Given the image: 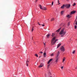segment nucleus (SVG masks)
Wrapping results in <instances>:
<instances>
[{
	"instance_id": "39",
	"label": "nucleus",
	"mask_w": 77,
	"mask_h": 77,
	"mask_svg": "<svg viewBox=\"0 0 77 77\" xmlns=\"http://www.w3.org/2000/svg\"><path fill=\"white\" fill-rule=\"evenodd\" d=\"M38 1V0H36V1H35V2H36L37 1Z\"/></svg>"
},
{
	"instance_id": "14",
	"label": "nucleus",
	"mask_w": 77,
	"mask_h": 77,
	"mask_svg": "<svg viewBox=\"0 0 77 77\" xmlns=\"http://www.w3.org/2000/svg\"><path fill=\"white\" fill-rule=\"evenodd\" d=\"M60 45H61V44H59L57 46V48H59V47Z\"/></svg>"
},
{
	"instance_id": "18",
	"label": "nucleus",
	"mask_w": 77,
	"mask_h": 77,
	"mask_svg": "<svg viewBox=\"0 0 77 77\" xmlns=\"http://www.w3.org/2000/svg\"><path fill=\"white\" fill-rule=\"evenodd\" d=\"M50 36V34H48L47 35V37L48 38Z\"/></svg>"
},
{
	"instance_id": "30",
	"label": "nucleus",
	"mask_w": 77,
	"mask_h": 77,
	"mask_svg": "<svg viewBox=\"0 0 77 77\" xmlns=\"http://www.w3.org/2000/svg\"><path fill=\"white\" fill-rule=\"evenodd\" d=\"M41 25L42 26V27H44V26H45V25L43 24H41Z\"/></svg>"
},
{
	"instance_id": "12",
	"label": "nucleus",
	"mask_w": 77,
	"mask_h": 77,
	"mask_svg": "<svg viewBox=\"0 0 77 77\" xmlns=\"http://www.w3.org/2000/svg\"><path fill=\"white\" fill-rule=\"evenodd\" d=\"M59 59V58H56V60L55 62L57 63L58 62V60Z\"/></svg>"
},
{
	"instance_id": "8",
	"label": "nucleus",
	"mask_w": 77,
	"mask_h": 77,
	"mask_svg": "<svg viewBox=\"0 0 77 77\" xmlns=\"http://www.w3.org/2000/svg\"><path fill=\"white\" fill-rule=\"evenodd\" d=\"M52 60H53V59H50L49 61H48V64H49L50 63L51 61H52Z\"/></svg>"
},
{
	"instance_id": "11",
	"label": "nucleus",
	"mask_w": 77,
	"mask_h": 77,
	"mask_svg": "<svg viewBox=\"0 0 77 77\" xmlns=\"http://www.w3.org/2000/svg\"><path fill=\"white\" fill-rule=\"evenodd\" d=\"M65 7V5H63V6H61V9H63Z\"/></svg>"
},
{
	"instance_id": "25",
	"label": "nucleus",
	"mask_w": 77,
	"mask_h": 77,
	"mask_svg": "<svg viewBox=\"0 0 77 77\" xmlns=\"http://www.w3.org/2000/svg\"><path fill=\"white\" fill-rule=\"evenodd\" d=\"M75 51H74L72 52V53H73V54H74V53H75Z\"/></svg>"
},
{
	"instance_id": "41",
	"label": "nucleus",
	"mask_w": 77,
	"mask_h": 77,
	"mask_svg": "<svg viewBox=\"0 0 77 77\" xmlns=\"http://www.w3.org/2000/svg\"><path fill=\"white\" fill-rule=\"evenodd\" d=\"M75 68V69H77V67H76Z\"/></svg>"
},
{
	"instance_id": "3",
	"label": "nucleus",
	"mask_w": 77,
	"mask_h": 77,
	"mask_svg": "<svg viewBox=\"0 0 77 77\" xmlns=\"http://www.w3.org/2000/svg\"><path fill=\"white\" fill-rule=\"evenodd\" d=\"M71 6V5L70 4H66L65 5V7L67 8V9H69Z\"/></svg>"
},
{
	"instance_id": "46",
	"label": "nucleus",
	"mask_w": 77,
	"mask_h": 77,
	"mask_svg": "<svg viewBox=\"0 0 77 77\" xmlns=\"http://www.w3.org/2000/svg\"><path fill=\"white\" fill-rule=\"evenodd\" d=\"M32 39H33V37H32Z\"/></svg>"
},
{
	"instance_id": "10",
	"label": "nucleus",
	"mask_w": 77,
	"mask_h": 77,
	"mask_svg": "<svg viewBox=\"0 0 77 77\" xmlns=\"http://www.w3.org/2000/svg\"><path fill=\"white\" fill-rule=\"evenodd\" d=\"M60 30H61V28H60L58 29V30H57L56 31V32H60Z\"/></svg>"
},
{
	"instance_id": "17",
	"label": "nucleus",
	"mask_w": 77,
	"mask_h": 77,
	"mask_svg": "<svg viewBox=\"0 0 77 77\" xmlns=\"http://www.w3.org/2000/svg\"><path fill=\"white\" fill-rule=\"evenodd\" d=\"M54 18H52L51 19V21H54Z\"/></svg>"
},
{
	"instance_id": "32",
	"label": "nucleus",
	"mask_w": 77,
	"mask_h": 77,
	"mask_svg": "<svg viewBox=\"0 0 77 77\" xmlns=\"http://www.w3.org/2000/svg\"><path fill=\"white\" fill-rule=\"evenodd\" d=\"M40 53L42 54V53H43V52H42V51H40Z\"/></svg>"
},
{
	"instance_id": "28",
	"label": "nucleus",
	"mask_w": 77,
	"mask_h": 77,
	"mask_svg": "<svg viewBox=\"0 0 77 77\" xmlns=\"http://www.w3.org/2000/svg\"><path fill=\"white\" fill-rule=\"evenodd\" d=\"M49 66H50V64H49L48 65V68H49Z\"/></svg>"
},
{
	"instance_id": "35",
	"label": "nucleus",
	"mask_w": 77,
	"mask_h": 77,
	"mask_svg": "<svg viewBox=\"0 0 77 77\" xmlns=\"http://www.w3.org/2000/svg\"><path fill=\"white\" fill-rule=\"evenodd\" d=\"M63 67L62 66V67H61V69H63Z\"/></svg>"
},
{
	"instance_id": "27",
	"label": "nucleus",
	"mask_w": 77,
	"mask_h": 77,
	"mask_svg": "<svg viewBox=\"0 0 77 77\" xmlns=\"http://www.w3.org/2000/svg\"><path fill=\"white\" fill-rule=\"evenodd\" d=\"M51 56H54V54H52L51 55Z\"/></svg>"
},
{
	"instance_id": "24",
	"label": "nucleus",
	"mask_w": 77,
	"mask_h": 77,
	"mask_svg": "<svg viewBox=\"0 0 77 77\" xmlns=\"http://www.w3.org/2000/svg\"><path fill=\"white\" fill-rule=\"evenodd\" d=\"M46 55V53H44L43 54V55L44 56H45Z\"/></svg>"
},
{
	"instance_id": "36",
	"label": "nucleus",
	"mask_w": 77,
	"mask_h": 77,
	"mask_svg": "<svg viewBox=\"0 0 77 77\" xmlns=\"http://www.w3.org/2000/svg\"><path fill=\"white\" fill-rule=\"evenodd\" d=\"M44 45H45V43H44Z\"/></svg>"
},
{
	"instance_id": "34",
	"label": "nucleus",
	"mask_w": 77,
	"mask_h": 77,
	"mask_svg": "<svg viewBox=\"0 0 77 77\" xmlns=\"http://www.w3.org/2000/svg\"><path fill=\"white\" fill-rule=\"evenodd\" d=\"M77 19H75V22H76V20H77Z\"/></svg>"
},
{
	"instance_id": "33",
	"label": "nucleus",
	"mask_w": 77,
	"mask_h": 77,
	"mask_svg": "<svg viewBox=\"0 0 77 77\" xmlns=\"http://www.w3.org/2000/svg\"><path fill=\"white\" fill-rule=\"evenodd\" d=\"M75 24H76V25H77V21H76V22Z\"/></svg>"
},
{
	"instance_id": "5",
	"label": "nucleus",
	"mask_w": 77,
	"mask_h": 77,
	"mask_svg": "<svg viewBox=\"0 0 77 77\" xmlns=\"http://www.w3.org/2000/svg\"><path fill=\"white\" fill-rule=\"evenodd\" d=\"M59 54H60V53H59V51H58L57 54V56L56 57V58H58V56H59Z\"/></svg>"
},
{
	"instance_id": "21",
	"label": "nucleus",
	"mask_w": 77,
	"mask_h": 77,
	"mask_svg": "<svg viewBox=\"0 0 77 77\" xmlns=\"http://www.w3.org/2000/svg\"><path fill=\"white\" fill-rule=\"evenodd\" d=\"M54 33H52V37H54Z\"/></svg>"
},
{
	"instance_id": "6",
	"label": "nucleus",
	"mask_w": 77,
	"mask_h": 77,
	"mask_svg": "<svg viewBox=\"0 0 77 77\" xmlns=\"http://www.w3.org/2000/svg\"><path fill=\"white\" fill-rule=\"evenodd\" d=\"M26 66H28V65H29V61L28 60L26 61Z\"/></svg>"
},
{
	"instance_id": "2",
	"label": "nucleus",
	"mask_w": 77,
	"mask_h": 77,
	"mask_svg": "<svg viewBox=\"0 0 77 77\" xmlns=\"http://www.w3.org/2000/svg\"><path fill=\"white\" fill-rule=\"evenodd\" d=\"M57 41H58V39H56V37H54L51 40V44H52V45H54V44H56V42Z\"/></svg>"
},
{
	"instance_id": "20",
	"label": "nucleus",
	"mask_w": 77,
	"mask_h": 77,
	"mask_svg": "<svg viewBox=\"0 0 77 77\" xmlns=\"http://www.w3.org/2000/svg\"><path fill=\"white\" fill-rule=\"evenodd\" d=\"M63 11H62L61 12V14H63Z\"/></svg>"
},
{
	"instance_id": "38",
	"label": "nucleus",
	"mask_w": 77,
	"mask_h": 77,
	"mask_svg": "<svg viewBox=\"0 0 77 77\" xmlns=\"http://www.w3.org/2000/svg\"><path fill=\"white\" fill-rule=\"evenodd\" d=\"M58 3H59V0H58Z\"/></svg>"
},
{
	"instance_id": "40",
	"label": "nucleus",
	"mask_w": 77,
	"mask_h": 77,
	"mask_svg": "<svg viewBox=\"0 0 77 77\" xmlns=\"http://www.w3.org/2000/svg\"><path fill=\"white\" fill-rule=\"evenodd\" d=\"M38 25H41V24L38 23Z\"/></svg>"
},
{
	"instance_id": "23",
	"label": "nucleus",
	"mask_w": 77,
	"mask_h": 77,
	"mask_svg": "<svg viewBox=\"0 0 77 77\" xmlns=\"http://www.w3.org/2000/svg\"><path fill=\"white\" fill-rule=\"evenodd\" d=\"M34 30V29H33V28H32L31 30V32H33V30Z\"/></svg>"
},
{
	"instance_id": "26",
	"label": "nucleus",
	"mask_w": 77,
	"mask_h": 77,
	"mask_svg": "<svg viewBox=\"0 0 77 77\" xmlns=\"http://www.w3.org/2000/svg\"><path fill=\"white\" fill-rule=\"evenodd\" d=\"M35 56H36V57H38V56L37 54H35Z\"/></svg>"
},
{
	"instance_id": "37",
	"label": "nucleus",
	"mask_w": 77,
	"mask_h": 77,
	"mask_svg": "<svg viewBox=\"0 0 77 77\" xmlns=\"http://www.w3.org/2000/svg\"><path fill=\"white\" fill-rule=\"evenodd\" d=\"M69 23L68 24V26H69Z\"/></svg>"
},
{
	"instance_id": "45",
	"label": "nucleus",
	"mask_w": 77,
	"mask_h": 77,
	"mask_svg": "<svg viewBox=\"0 0 77 77\" xmlns=\"http://www.w3.org/2000/svg\"><path fill=\"white\" fill-rule=\"evenodd\" d=\"M50 77H52V76H50Z\"/></svg>"
},
{
	"instance_id": "1",
	"label": "nucleus",
	"mask_w": 77,
	"mask_h": 77,
	"mask_svg": "<svg viewBox=\"0 0 77 77\" xmlns=\"http://www.w3.org/2000/svg\"><path fill=\"white\" fill-rule=\"evenodd\" d=\"M59 34L60 35H61V37H63L66 34V32L65 31V29L64 28L63 29H62L59 33Z\"/></svg>"
},
{
	"instance_id": "9",
	"label": "nucleus",
	"mask_w": 77,
	"mask_h": 77,
	"mask_svg": "<svg viewBox=\"0 0 77 77\" xmlns=\"http://www.w3.org/2000/svg\"><path fill=\"white\" fill-rule=\"evenodd\" d=\"M42 9L43 10H44L45 11H46L47 10V8L45 7H43Z\"/></svg>"
},
{
	"instance_id": "7",
	"label": "nucleus",
	"mask_w": 77,
	"mask_h": 77,
	"mask_svg": "<svg viewBox=\"0 0 77 77\" xmlns=\"http://www.w3.org/2000/svg\"><path fill=\"white\" fill-rule=\"evenodd\" d=\"M44 66V64H43V63H41L40 65L39 66V68H41L42 67Z\"/></svg>"
},
{
	"instance_id": "15",
	"label": "nucleus",
	"mask_w": 77,
	"mask_h": 77,
	"mask_svg": "<svg viewBox=\"0 0 77 77\" xmlns=\"http://www.w3.org/2000/svg\"><path fill=\"white\" fill-rule=\"evenodd\" d=\"M66 17H67V18H70V17H71L70 16V15L68 14V15H67Z\"/></svg>"
},
{
	"instance_id": "43",
	"label": "nucleus",
	"mask_w": 77,
	"mask_h": 77,
	"mask_svg": "<svg viewBox=\"0 0 77 77\" xmlns=\"http://www.w3.org/2000/svg\"><path fill=\"white\" fill-rule=\"evenodd\" d=\"M41 57V56L39 57V58H40Z\"/></svg>"
},
{
	"instance_id": "4",
	"label": "nucleus",
	"mask_w": 77,
	"mask_h": 77,
	"mask_svg": "<svg viewBox=\"0 0 77 77\" xmlns=\"http://www.w3.org/2000/svg\"><path fill=\"white\" fill-rule=\"evenodd\" d=\"M62 51H65V48L63 46H62L60 49Z\"/></svg>"
},
{
	"instance_id": "22",
	"label": "nucleus",
	"mask_w": 77,
	"mask_h": 77,
	"mask_svg": "<svg viewBox=\"0 0 77 77\" xmlns=\"http://www.w3.org/2000/svg\"><path fill=\"white\" fill-rule=\"evenodd\" d=\"M75 5H76L75 3H73V6H75Z\"/></svg>"
},
{
	"instance_id": "19",
	"label": "nucleus",
	"mask_w": 77,
	"mask_h": 77,
	"mask_svg": "<svg viewBox=\"0 0 77 77\" xmlns=\"http://www.w3.org/2000/svg\"><path fill=\"white\" fill-rule=\"evenodd\" d=\"M65 57H64L63 59V62L64 61H65Z\"/></svg>"
},
{
	"instance_id": "42",
	"label": "nucleus",
	"mask_w": 77,
	"mask_h": 77,
	"mask_svg": "<svg viewBox=\"0 0 77 77\" xmlns=\"http://www.w3.org/2000/svg\"><path fill=\"white\" fill-rule=\"evenodd\" d=\"M38 24H39V22H38Z\"/></svg>"
},
{
	"instance_id": "29",
	"label": "nucleus",
	"mask_w": 77,
	"mask_h": 77,
	"mask_svg": "<svg viewBox=\"0 0 77 77\" xmlns=\"http://www.w3.org/2000/svg\"><path fill=\"white\" fill-rule=\"evenodd\" d=\"M75 29H77V26H75Z\"/></svg>"
},
{
	"instance_id": "31",
	"label": "nucleus",
	"mask_w": 77,
	"mask_h": 77,
	"mask_svg": "<svg viewBox=\"0 0 77 77\" xmlns=\"http://www.w3.org/2000/svg\"><path fill=\"white\" fill-rule=\"evenodd\" d=\"M54 2H52V5H51L52 6H53V3H54Z\"/></svg>"
},
{
	"instance_id": "44",
	"label": "nucleus",
	"mask_w": 77,
	"mask_h": 77,
	"mask_svg": "<svg viewBox=\"0 0 77 77\" xmlns=\"http://www.w3.org/2000/svg\"><path fill=\"white\" fill-rule=\"evenodd\" d=\"M60 3H59V4H58V5H60Z\"/></svg>"
},
{
	"instance_id": "16",
	"label": "nucleus",
	"mask_w": 77,
	"mask_h": 77,
	"mask_svg": "<svg viewBox=\"0 0 77 77\" xmlns=\"http://www.w3.org/2000/svg\"><path fill=\"white\" fill-rule=\"evenodd\" d=\"M39 7L41 9H42V6H41V5H39Z\"/></svg>"
},
{
	"instance_id": "13",
	"label": "nucleus",
	"mask_w": 77,
	"mask_h": 77,
	"mask_svg": "<svg viewBox=\"0 0 77 77\" xmlns=\"http://www.w3.org/2000/svg\"><path fill=\"white\" fill-rule=\"evenodd\" d=\"M75 13V11H73L71 12V14H74Z\"/></svg>"
}]
</instances>
